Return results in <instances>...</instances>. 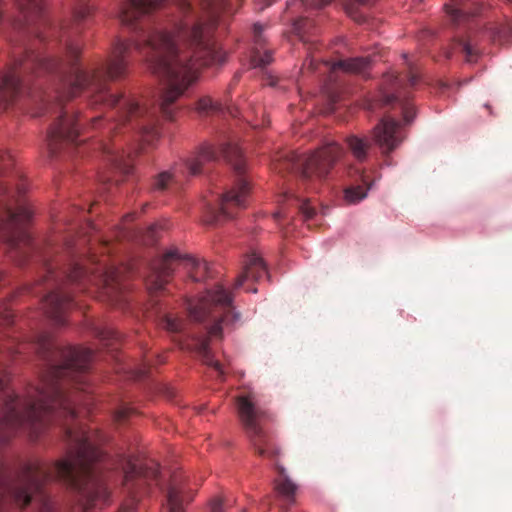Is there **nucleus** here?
<instances>
[{
  "instance_id": "5",
  "label": "nucleus",
  "mask_w": 512,
  "mask_h": 512,
  "mask_svg": "<svg viewBox=\"0 0 512 512\" xmlns=\"http://www.w3.org/2000/svg\"><path fill=\"white\" fill-rule=\"evenodd\" d=\"M220 156L225 158L236 172V179L219 201V209L210 204L207 205L206 215L203 221L206 224H215L223 218H232L235 208H244L250 192V184L244 176L245 162L242 151L237 143L227 142L219 149H215L208 143L202 144L197 152L188 160L174 164L170 170L160 172L153 180L151 189L154 192L164 191L168 184L179 175L195 176L201 172L204 164L216 161Z\"/></svg>"
},
{
  "instance_id": "39",
  "label": "nucleus",
  "mask_w": 512,
  "mask_h": 512,
  "mask_svg": "<svg viewBox=\"0 0 512 512\" xmlns=\"http://www.w3.org/2000/svg\"><path fill=\"white\" fill-rule=\"evenodd\" d=\"M408 82L411 87H414L415 85H417L419 82L418 75L411 72V74L409 75V78H408Z\"/></svg>"
},
{
  "instance_id": "9",
  "label": "nucleus",
  "mask_w": 512,
  "mask_h": 512,
  "mask_svg": "<svg viewBox=\"0 0 512 512\" xmlns=\"http://www.w3.org/2000/svg\"><path fill=\"white\" fill-rule=\"evenodd\" d=\"M178 265H182L194 281H203L209 273L207 262L188 254H182L177 248L172 247L153 263L147 279L149 289L161 290L167 283V278L172 275Z\"/></svg>"
},
{
  "instance_id": "15",
  "label": "nucleus",
  "mask_w": 512,
  "mask_h": 512,
  "mask_svg": "<svg viewBox=\"0 0 512 512\" xmlns=\"http://www.w3.org/2000/svg\"><path fill=\"white\" fill-rule=\"evenodd\" d=\"M194 493L184 480L175 478L167 493L169 512H184V505L193 499Z\"/></svg>"
},
{
  "instance_id": "20",
  "label": "nucleus",
  "mask_w": 512,
  "mask_h": 512,
  "mask_svg": "<svg viewBox=\"0 0 512 512\" xmlns=\"http://www.w3.org/2000/svg\"><path fill=\"white\" fill-rule=\"evenodd\" d=\"M384 102L386 104H390L392 102H398L401 107V110H402L404 122L406 124H410L414 120V118L416 116L415 108H414L413 104L410 102V100L408 99V97L402 96L401 94L386 95L384 97Z\"/></svg>"
},
{
  "instance_id": "6",
  "label": "nucleus",
  "mask_w": 512,
  "mask_h": 512,
  "mask_svg": "<svg viewBox=\"0 0 512 512\" xmlns=\"http://www.w3.org/2000/svg\"><path fill=\"white\" fill-rule=\"evenodd\" d=\"M20 88V77L15 69L7 72L0 80V104H7ZM10 160L9 155L1 156L0 174L6 162ZM13 197L8 189L0 184V238L17 247L22 242H30V236L22 226L31 219L33 213L29 206L19 201H15L17 207L13 209Z\"/></svg>"
},
{
  "instance_id": "7",
  "label": "nucleus",
  "mask_w": 512,
  "mask_h": 512,
  "mask_svg": "<svg viewBox=\"0 0 512 512\" xmlns=\"http://www.w3.org/2000/svg\"><path fill=\"white\" fill-rule=\"evenodd\" d=\"M102 283L105 287L113 286L119 279V270L115 267L99 266L97 271H90L78 261L69 263L61 274V283L56 291L49 293L43 303V308L48 317L56 325L65 324V312L71 304V296L62 289L64 282L81 283L83 280Z\"/></svg>"
},
{
  "instance_id": "44",
  "label": "nucleus",
  "mask_w": 512,
  "mask_h": 512,
  "mask_svg": "<svg viewBox=\"0 0 512 512\" xmlns=\"http://www.w3.org/2000/svg\"><path fill=\"white\" fill-rule=\"evenodd\" d=\"M231 316H232V319H231L232 322H237L240 320V314L238 312H233L231 314Z\"/></svg>"
},
{
  "instance_id": "19",
  "label": "nucleus",
  "mask_w": 512,
  "mask_h": 512,
  "mask_svg": "<svg viewBox=\"0 0 512 512\" xmlns=\"http://www.w3.org/2000/svg\"><path fill=\"white\" fill-rule=\"evenodd\" d=\"M369 57H354L340 60L332 64L331 70H342L345 73L365 75L370 67Z\"/></svg>"
},
{
  "instance_id": "17",
  "label": "nucleus",
  "mask_w": 512,
  "mask_h": 512,
  "mask_svg": "<svg viewBox=\"0 0 512 512\" xmlns=\"http://www.w3.org/2000/svg\"><path fill=\"white\" fill-rule=\"evenodd\" d=\"M266 275L267 268L264 261L259 255L252 253L245 261L244 272L237 278L235 286L240 287L248 278L260 280Z\"/></svg>"
},
{
  "instance_id": "37",
  "label": "nucleus",
  "mask_w": 512,
  "mask_h": 512,
  "mask_svg": "<svg viewBox=\"0 0 512 512\" xmlns=\"http://www.w3.org/2000/svg\"><path fill=\"white\" fill-rule=\"evenodd\" d=\"M133 409L127 405H122L116 412H115V419L117 421H122L126 417H128L132 413Z\"/></svg>"
},
{
  "instance_id": "47",
  "label": "nucleus",
  "mask_w": 512,
  "mask_h": 512,
  "mask_svg": "<svg viewBox=\"0 0 512 512\" xmlns=\"http://www.w3.org/2000/svg\"><path fill=\"white\" fill-rule=\"evenodd\" d=\"M292 198H295V200L297 201V204H301L302 202H300V200L298 198L295 197V195H292Z\"/></svg>"
},
{
  "instance_id": "50",
  "label": "nucleus",
  "mask_w": 512,
  "mask_h": 512,
  "mask_svg": "<svg viewBox=\"0 0 512 512\" xmlns=\"http://www.w3.org/2000/svg\"><path fill=\"white\" fill-rule=\"evenodd\" d=\"M144 374H145V371H142V370H141V371L139 372V376H140V377L144 376Z\"/></svg>"
},
{
  "instance_id": "41",
  "label": "nucleus",
  "mask_w": 512,
  "mask_h": 512,
  "mask_svg": "<svg viewBox=\"0 0 512 512\" xmlns=\"http://www.w3.org/2000/svg\"><path fill=\"white\" fill-rule=\"evenodd\" d=\"M253 29H254V33H255V35H256V36H258V35H260V34H261V32H262V30H263V27H262V25H260L259 23H256V24H254Z\"/></svg>"
},
{
  "instance_id": "27",
  "label": "nucleus",
  "mask_w": 512,
  "mask_h": 512,
  "mask_svg": "<svg viewBox=\"0 0 512 512\" xmlns=\"http://www.w3.org/2000/svg\"><path fill=\"white\" fill-rule=\"evenodd\" d=\"M163 327L172 333L180 332L183 328V322L170 315H166L162 320Z\"/></svg>"
},
{
  "instance_id": "8",
  "label": "nucleus",
  "mask_w": 512,
  "mask_h": 512,
  "mask_svg": "<svg viewBox=\"0 0 512 512\" xmlns=\"http://www.w3.org/2000/svg\"><path fill=\"white\" fill-rule=\"evenodd\" d=\"M344 149L334 140H327L309 155H291L286 161L287 168L299 173L305 183L314 184L328 175Z\"/></svg>"
},
{
  "instance_id": "31",
  "label": "nucleus",
  "mask_w": 512,
  "mask_h": 512,
  "mask_svg": "<svg viewBox=\"0 0 512 512\" xmlns=\"http://www.w3.org/2000/svg\"><path fill=\"white\" fill-rule=\"evenodd\" d=\"M209 512H225L224 500L220 496L213 497L209 502Z\"/></svg>"
},
{
  "instance_id": "48",
  "label": "nucleus",
  "mask_w": 512,
  "mask_h": 512,
  "mask_svg": "<svg viewBox=\"0 0 512 512\" xmlns=\"http://www.w3.org/2000/svg\"><path fill=\"white\" fill-rule=\"evenodd\" d=\"M48 273L51 277H54V272L52 270L49 269Z\"/></svg>"
},
{
  "instance_id": "11",
  "label": "nucleus",
  "mask_w": 512,
  "mask_h": 512,
  "mask_svg": "<svg viewBox=\"0 0 512 512\" xmlns=\"http://www.w3.org/2000/svg\"><path fill=\"white\" fill-rule=\"evenodd\" d=\"M122 468L124 470L123 486L132 499L129 503L124 504L118 512H135L136 495L146 489L145 485L148 481H155L159 485L160 468L153 461L146 463L144 466H138L131 457H124L122 459Z\"/></svg>"
},
{
  "instance_id": "34",
  "label": "nucleus",
  "mask_w": 512,
  "mask_h": 512,
  "mask_svg": "<svg viewBox=\"0 0 512 512\" xmlns=\"http://www.w3.org/2000/svg\"><path fill=\"white\" fill-rule=\"evenodd\" d=\"M161 228L159 224H153L149 227L146 235L144 236L143 241L146 244H151L155 241L156 232Z\"/></svg>"
},
{
  "instance_id": "42",
  "label": "nucleus",
  "mask_w": 512,
  "mask_h": 512,
  "mask_svg": "<svg viewBox=\"0 0 512 512\" xmlns=\"http://www.w3.org/2000/svg\"><path fill=\"white\" fill-rule=\"evenodd\" d=\"M358 4L360 5H371L373 4L376 0H355Z\"/></svg>"
},
{
  "instance_id": "25",
  "label": "nucleus",
  "mask_w": 512,
  "mask_h": 512,
  "mask_svg": "<svg viewBox=\"0 0 512 512\" xmlns=\"http://www.w3.org/2000/svg\"><path fill=\"white\" fill-rule=\"evenodd\" d=\"M20 2L21 9L28 14H40L43 10V0H18Z\"/></svg>"
},
{
  "instance_id": "30",
  "label": "nucleus",
  "mask_w": 512,
  "mask_h": 512,
  "mask_svg": "<svg viewBox=\"0 0 512 512\" xmlns=\"http://www.w3.org/2000/svg\"><path fill=\"white\" fill-rule=\"evenodd\" d=\"M346 13L350 18H352L357 23H364L366 18L365 16L359 12L358 8L354 3H348L346 5Z\"/></svg>"
},
{
  "instance_id": "16",
  "label": "nucleus",
  "mask_w": 512,
  "mask_h": 512,
  "mask_svg": "<svg viewBox=\"0 0 512 512\" xmlns=\"http://www.w3.org/2000/svg\"><path fill=\"white\" fill-rule=\"evenodd\" d=\"M444 9L454 24L466 22L470 16L475 15L479 10L478 0H449Z\"/></svg>"
},
{
  "instance_id": "13",
  "label": "nucleus",
  "mask_w": 512,
  "mask_h": 512,
  "mask_svg": "<svg viewBox=\"0 0 512 512\" xmlns=\"http://www.w3.org/2000/svg\"><path fill=\"white\" fill-rule=\"evenodd\" d=\"M374 140L383 153L396 149L402 142L403 136L400 124L393 118L384 117L373 130Z\"/></svg>"
},
{
  "instance_id": "35",
  "label": "nucleus",
  "mask_w": 512,
  "mask_h": 512,
  "mask_svg": "<svg viewBox=\"0 0 512 512\" xmlns=\"http://www.w3.org/2000/svg\"><path fill=\"white\" fill-rule=\"evenodd\" d=\"M299 210L306 220L311 219L315 214L314 208L309 206L306 201H302V203L299 204Z\"/></svg>"
},
{
  "instance_id": "12",
  "label": "nucleus",
  "mask_w": 512,
  "mask_h": 512,
  "mask_svg": "<svg viewBox=\"0 0 512 512\" xmlns=\"http://www.w3.org/2000/svg\"><path fill=\"white\" fill-rule=\"evenodd\" d=\"M231 303L230 294L222 286H216L214 289L206 291L205 295L197 301L189 302L188 310L195 321L201 322L208 317L213 306L227 308L231 306Z\"/></svg>"
},
{
  "instance_id": "28",
  "label": "nucleus",
  "mask_w": 512,
  "mask_h": 512,
  "mask_svg": "<svg viewBox=\"0 0 512 512\" xmlns=\"http://www.w3.org/2000/svg\"><path fill=\"white\" fill-rule=\"evenodd\" d=\"M218 109L219 105L208 96L200 98L197 103V110L202 113Z\"/></svg>"
},
{
  "instance_id": "38",
  "label": "nucleus",
  "mask_w": 512,
  "mask_h": 512,
  "mask_svg": "<svg viewBox=\"0 0 512 512\" xmlns=\"http://www.w3.org/2000/svg\"><path fill=\"white\" fill-rule=\"evenodd\" d=\"M303 67L305 69L314 70L315 69V60L312 57L306 58L304 61Z\"/></svg>"
},
{
  "instance_id": "43",
  "label": "nucleus",
  "mask_w": 512,
  "mask_h": 512,
  "mask_svg": "<svg viewBox=\"0 0 512 512\" xmlns=\"http://www.w3.org/2000/svg\"><path fill=\"white\" fill-rule=\"evenodd\" d=\"M284 216V212L282 210H278L276 212L273 213V217L278 220L279 218L283 217Z\"/></svg>"
},
{
  "instance_id": "4",
  "label": "nucleus",
  "mask_w": 512,
  "mask_h": 512,
  "mask_svg": "<svg viewBox=\"0 0 512 512\" xmlns=\"http://www.w3.org/2000/svg\"><path fill=\"white\" fill-rule=\"evenodd\" d=\"M58 363L49 364L41 385L32 387L27 395H8L1 412L0 440H8L12 432L27 429L38 437L46 423L56 417L74 421L77 416L78 396L59 384L60 380L73 379L76 385L83 384L77 373L84 372L93 357L92 350L83 347H67L56 352Z\"/></svg>"
},
{
  "instance_id": "1",
  "label": "nucleus",
  "mask_w": 512,
  "mask_h": 512,
  "mask_svg": "<svg viewBox=\"0 0 512 512\" xmlns=\"http://www.w3.org/2000/svg\"><path fill=\"white\" fill-rule=\"evenodd\" d=\"M91 13V7L85 0H78L73 9L71 22L61 26H49L47 32L38 35L41 41L51 38L64 43L65 59L51 58L39 52L28 51L24 59L16 61V67H23L25 71L55 73L60 81L56 91L55 103L47 107V111L55 110L57 120L51 127L49 150L51 154L57 151L60 141L75 142L79 135V123L74 115L69 116L63 109V101L78 95L82 91L88 93L92 105L117 108V119L109 123L110 129L121 125H129L138 129L142 140L153 144L160 137L156 127L155 112L142 107L138 102L122 94L111 93L107 88V79L116 80L125 75L127 70L126 55L132 43L117 40L109 59L101 69L87 71L77 65L80 47L73 37L78 34L77 26Z\"/></svg>"
},
{
  "instance_id": "36",
  "label": "nucleus",
  "mask_w": 512,
  "mask_h": 512,
  "mask_svg": "<svg viewBox=\"0 0 512 512\" xmlns=\"http://www.w3.org/2000/svg\"><path fill=\"white\" fill-rule=\"evenodd\" d=\"M332 0H301V2L311 8L321 9L328 5Z\"/></svg>"
},
{
  "instance_id": "32",
  "label": "nucleus",
  "mask_w": 512,
  "mask_h": 512,
  "mask_svg": "<svg viewBox=\"0 0 512 512\" xmlns=\"http://www.w3.org/2000/svg\"><path fill=\"white\" fill-rule=\"evenodd\" d=\"M230 321L229 315H225L217 323L212 325L208 331L210 337H218L222 333V323Z\"/></svg>"
},
{
  "instance_id": "22",
  "label": "nucleus",
  "mask_w": 512,
  "mask_h": 512,
  "mask_svg": "<svg viewBox=\"0 0 512 512\" xmlns=\"http://www.w3.org/2000/svg\"><path fill=\"white\" fill-rule=\"evenodd\" d=\"M347 145L352 155L358 160L363 161L367 157L368 149L370 147L369 141L365 138L358 136H350L346 140Z\"/></svg>"
},
{
  "instance_id": "23",
  "label": "nucleus",
  "mask_w": 512,
  "mask_h": 512,
  "mask_svg": "<svg viewBox=\"0 0 512 512\" xmlns=\"http://www.w3.org/2000/svg\"><path fill=\"white\" fill-rule=\"evenodd\" d=\"M370 187L351 186L345 190V200L350 204H355L363 200Z\"/></svg>"
},
{
  "instance_id": "45",
  "label": "nucleus",
  "mask_w": 512,
  "mask_h": 512,
  "mask_svg": "<svg viewBox=\"0 0 512 512\" xmlns=\"http://www.w3.org/2000/svg\"><path fill=\"white\" fill-rule=\"evenodd\" d=\"M300 22L298 21L294 24V29L297 31L298 34H300Z\"/></svg>"
},
{
  "instance_id": "26",
  "label": "nucleus",
  "mask_w": 512,
  "mask_h": 512,
  "mask_svg": "<svg viewBox=\"0 0 512 512\" xmlns=\"http://www.w3.org/2000/svg\"><path fill=\"white\" fill-rule=\"evenodd\" d=\"M273 60L272 52L266 50L263 53L255 52L251 58V65L254 68H264L269 65Z\"/></svg>"
},
{
  "instance_id": "24",
  "label": "nucleus",
  "mask_w": 512,
  "mask_h": 512,
  "mask_svg": "<svg viewBox=\"0 0 512 512\" xmlns=\"http://www.w3.org/2000/svg\"><path fill=\"white\" fill-rule=\"evenodd\" d=\"M106 153L108 161L111 163V165L121 170L125 174H128L130 172L131 167L129 164L125 162L124 155L122 153L110 149L107 150Z\"/></svg>"
},
{
  "instance_id": "40",
  "label": "nucleus",
  "mask_w": 512,
  "mask_h": 512,
  "mask_svg": "<svg viewBox=\"0 0 512 512\" xmlns=\"http://www.w3.org/2000/svg\"><path fill=\"white\" fill-rule=\"evenodd\" d=\"M7 387V379L6 376L0 377V393L4 392Z\"/></svg>"
},
{
  "instance_id": "14",
  "label": "nucleus",
  "mask_w": 512,
  "mask_h": 512,
  "mask_svg": "<svg viewBox=\"0 0 512 512\" xmlns=\"http://www.w3.org/2000/svg\"><path fill=\"white\" fill-rule=\"evenodd\" d=\"M164 2L165 0H124L117 12V17L123 25L132 28L142 16Z\"/></svg>"
},
{
  "instance_id": "33",
  "label": "nucleus",
  "mask_w": 512,
  "mask_h": 512,
  "mask_svg": "<svg viewBox=\"0 0 512 512\" xmlns=\"http://www.w3.org/2000/svg\"><path fill=\"white\" fill-rule=\"evenodd\" d=\"M94 333L102 340L116 338L117 336V333L114 330L108 328H96Z\"/></svg>"
},
{
  "instance_id": "10",
  "label": "nucleus",
  "mask_w": 512,
  "mask_h": 512,
  "mask_svg": "<svg viewBox=\"0 0 512 512\" xmlns=\"http://www.w3.org/2000/svg\"><path fill=\"white\" fill-rule=\"evenodd\" d=\"M236 407L240 422L254 450L260 456H266L268 438L261 426L262 420L267 416L265 409L257 403L252 393L239 395L236 398Z\"/></svg>"
},
{
  "instance_id": "46",
  "label": "nucleus",
  "mask_w": 512,
  "mask_h": 512,
  "mask_svg": "<svg viewBox=\"0 0 512 512\" xmlns=\"http://www.w3.org/2000/svg\"><path fill=\"white\" fill-rule=\"evenodd\" d=\"M100 121V117H95L92 119V124L93 126H96L98 124V122Z\"/></svg>"
},
{
  "instance_id": "18",
  "label": "nucleus",
  "mask_w": 512,
  "mask_h": 512,
  "mask_svg": "<svg viewBox=\"0 0 512 512\" xmlns=\"http://www.w3.org/2000/svg\"><path fill=\"white\" fill-rule=\"evenodd\" d=\"M276 467L280 477L274 482L275 491L280 499L290 505L295 500L297 485L287 476L286 469L282 465L277 464Z\"/></svg>"
},
{
  "instance_id": "3",
  "label": "nucleus",
  "mask_w": 512,
  "mask_h": 512,
  "mask_svg": "<svg viewBox=\"0 0 512 512\" xmlns=\"http://www.w3.org/2000/svg\"><path fill=\"white\" fill-rule=\"evenodd\" d=\"M68 452L64 459L53 467L28 463L22 468L19 479L9 486L7 492L20 506H26L33 495L39 494L43 512L52 509V504L42 494L43 485L60 479L79 494L84 512L102 508L110 502V491L97 463L104 457L97 447L100 436L79 424L64 426Z\"/></svg>"
},
{
  "instance_id": "29",
  "label": "nucleus",
  "mask_w": 512,
  "mask_h": 512,
  "mask_svg": "<svg viewBox=\"0 0 512 512\" xmlns=\"http://www.w3.org/2000/svg\"><path fill=\"white\" fill-rule=\"evenodd\" d=\"M459 44L462 46L463 51L465 52L466 61L470 62V63L475 61V59L478 55V51L474 47L472 40L469 39L465 42L460 41Z\"/></svg>"
},
{
  "instance_id": "51",
  "label": "nucleus",
  "mask_w": 512,
  "mask_h": 512,
  "mask_svg": "<svg viewBox=\"0 0 512 512\" xmlns=\"http://www.w3.org/2000/svg\"><path fill=\"white\" fill-rule=\"evenodd\" d=\"M3 312L2 305L0 304V314Z\"/></svg>"
},
{
  "instance_id": "21",
  "label": "nucleus",
  "mask_w": 512,
  "mask_h": 512,
  "mask_svg": "<svg viewBox=\"0 0 512 512\" xmlns=\"http://www.w3.org/2000/svg\"><path fill=\"white\" fill-rule=\"evenodd\" d=\"M195 349L206 365L213 367L220 377L224 375L222 365L217 360H214L210 353L209 341L207 338L198 339L195 344Z\"/></svg>"
},
{
  "instance_id": "2",
  "label": "nucleus",
  "mask_w": 512,
  "mask_h": 512,
  "mask_svg": "<svg viewBox=\"0 0 512 512\" xmlns=\"http://www.w3.org/2000/svg\"><path fill=\"white\" fill-rule=\"evenodd\" d=\"M180 5L183 17L172 32L145 31L141 40L133 43L137 50L149 49V70L167 83L159 109L169 120L175 113L173 103L198 79L199 66L222 64L226 59L209 37L216 15L204 19L190 13L188 0H181Z\"/></svg>"
},
{
  "instance_id": "49",
  "label": "nucleus",
  "mask_w": 512,
  "mask_h": 512,
  "mask_svg": "<svg viewBox=\"0 0 512 512\" xmlns=\"http://www.w3.org/2000/svg\"><path fill=\"white\" fill-rule=\"evenodd\" d=\"M24 192V188H18V193H23Z\"/></svg>"
}]
</instances>
